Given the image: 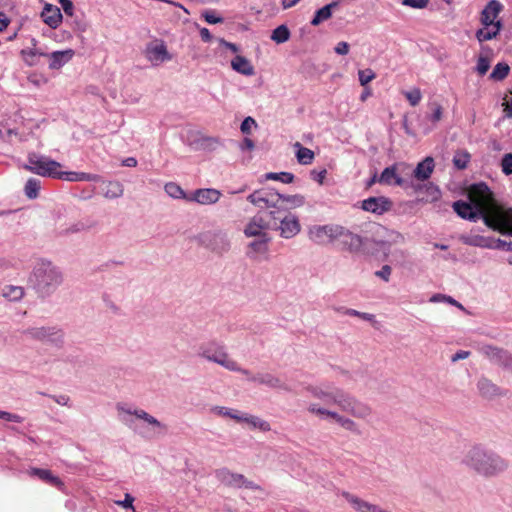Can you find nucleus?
Returning <instances> with one entry per match:
<instances>
[{
    "label": "nucleus",
    "mask_w": 512,
    "mask_h": 512,
    "mask_svg": "<svg viewBox=\"0 0 512 512\" xmlns=\"http://www.w3.org/2000/svg\"><path fill=\"white\" fill-rule=\"evenodd\" d=\"M200 241L207 248L220 255L228 252L231 246L228 234L224 230L207 231L201 234Z\"/></svg>",
    "instance_id": "14"
},
{
    "label": "nucleus",
    "mask_w": 512,
    "mask_h": 512,
    "mask_svg": "<svg viewBox=\"0 0 512 512\" xmlns=\"http://www.w3.org/2000/svg\"><path fill=\"white\" fill-rule=\"evenodd\" d=\"M338 312H342L348 316H354V317H359L365 321H369V322H372L374 320V315L373 314H370V313H365V312H360V311H357L355 309H351V308H344V307H341V308H337L336 309Z\"/></svg>",
    "instance_id": "48"
},
{
    "label": "nucleus",
    "mask_w": 512,
    "mask_h": 512,
    "mask_svg": "<svg viewBox=\"0 0 512 512\" xmlns=\"http://www.w3.org/2000/svg\"><path fill=\"white\" fill-rule=\"evenodd\" d=\"M343 496L357 512H389L377 505L364 501L348 492H344Z\"/></svg>",
    "instance_id": "25"
},
{
    "label": "nucleus",
    "mask_w": 512,
    "mask_h": 512,
    "mask_svg": "<svg viewBox=\"0 0 512 512\" xmlns=\"http://www.w3.org/2000/svg\"><path fill=\"white\" fill-rule=\"evenodd\" d=\"M495 224L498 229H492L493 231L512 237V208L504 209L500 207V213L495 218Z\"/></svg>",
    "instance_id": "24"
},
{
    "label": "nucleus",
    "mask_w": 512,
    "mask_h": 512,
    "mask_svg": "<svg viewBox=\"0 0 512 512\" xmlns=\"http://www.w3.org/2000/svg\"><path fill=\"white\" fill-rule=\"evenodd\" d=\"M211 412L219 416L229 417L231 419L236 420L237 422L239 421L241 415V413L238 410L223 406H214L211 408Z\"/></svg>",
    "instance_id": "42"
},
{
    "label": "nucleus",
    "mask_w": 512,
    "mask_h": 512,
    "mask_svg": "<svg viewBox=\"0 0 512 512\" xmlns=\"http://www.w3.org/2000/svg\"><path fill=\"white\" fill-rule=\"evenodd\" d=\"M459 240L465 245L485 249H492L494 238L482 236L480 234H475L473 233V231H471V233L468 234H461L459 236Z\"/></svg>",
    "instance_id": "23"
},
{
    "label": "nucleus",
    "mask_w": 512,
    "mask_h": 512,
    "mask_svg": "<svg viewBox=\"0 0 512 512\" xmlns=\"http://www.w3.org/2000/svg\"><path fill=\"white\" fill-rule=\"evenodd\" d=\"M401 4L414 9H424L428 6L429 0H402Z\"/></svg>",
    "instance_id": "56"
},
{
    "label": "nucleus",
    "mask_w": 512,
    "mask_h": 512,
    "mask_svg": "<svg viewBox=\"0 0 512 512\" xmlns=\"http://www.w3.org/2000/svg\"><path fill=\"white\" fill-rule=\"evenodd\" d=\"M22 334L31 340L48 343L56 348H62L65 342V333L58 326L28 327Z\"/></svg>",
    "instance_id": "9"
},
{
    "label": "nucleus",
    "mask_w": 512,
    "mask_h": 512,
    "mask_svg": "<svg viewBox=\"0 0 512 512\" xmlns=\"http://www.w3.org/2000/svg\"><path fill=\"white\" fill-rule=\"evenodd\" d=\"M28 473H29V475L38 477L40 480H42L52 486H55L58 488L63 486V482L61 481V479L58 478L57 476H54L51 473V471L48 469L31 468Z\"/></svg>",
    "instance_id": "33"
},
{
    "label": "nucleus",
    "mask_w": 512,
    "mask_h": 512,
    "mask_svg": "<svg viewBox=\"0 0 512 512\" xmlns=\"http://www.w3.org/2000/svg\"><path fill=\"white\" fill-rule=\"evenodd\" d=\"M369 227V232L372 233V244L378 246L379 249L383 251L385 256H387L390 252L392 245L401 244L405 241L404 236L398 231L389 230L386 227L376 223L370 224Z\"/></svg>",
    "instance_id": "10"
},
{
    "label": "nucleus",
    "mask_w": 512,
    "mask_h": 512,
    "mask_svg": "<svg viewBox=\"0 0 512 512\" xmlns=\"http://www.w3.org/2000/svg\"><path fill=\"white\" fill-rule=\"evenodd\" d=\"M326 175H327L326 169H322L320 171L312 170L310 172L311 179L316 181L319 184H323Z\"/></svg>",
    "instance_id": "64"
},
{
    "label": "nucleus",
    "mask_w": 512,
    "mask_h": 512,
    "mask_svg": "<svg viewBox=\"0 0 512 512\" xmlns=\"http://www.w3.org/2000/svg\"><path fill=\"white\" fill-rule=\"evenodd\" d=\"M415 189L418 191L425 189L427 196L431 202L437 201L441 197L440 189L432 183L418 185L417 187H415Z\"/></svg>",
    "instance_id": "43"
},
{
    "label": "nucleus",
    "mask_w": 512,
    "mask_h": 512,
    "mask_svg": "<svg viewBox=\"0 0 512 512\" xmlns=\"http://www.w3.org/2000/svg\"><path fill=\"white\" fill-rule=\"evenodd\" d=\"M290 31L286 25H280L276 27L270 36L271 40L277 44L285 43L290 38Z\"/></svg>",
    "instance_id": "40"
},
{
    "label": "nucleus",
    "mask_w": 512,
    "mask_h": 512,
    "mask_svg": "<svg viewBox=\"0 0 512 512\" xmlns=\"http://www.w3.org/2000/svg\"><path fill=\"white\" fill-rule=\"evenodd\" d=\"M41 183L36 178H29L25 184L24 192L29 199H35L38 197Z\"/></svg>",
    "instance_id": "41"
},
{
    "label": "nucleus",
    "mask_w": 512,
    "mask_h": 512,
    "mask_svg": "<svg viewBox=\"0 0 512 512\" xmlns=\"http://www.w3.org/2000/svg\"><path fill=\"white\" fill-rule=\"evenodd\" d=\"M43 22L49 27L56 29L62 22V14L60 9L52 4H45L41 13Z\"/></svg>",
    "instance_id": "26"
},
{
    "label": "nucleus",
    "mask_w": 512,
    "mask_h": 512,
    "mask_svg": "<svg viewBox=\"0 0 512 512\" xmlns=\"http://www.w3.org/2000/svg\"><path fill=\"white\" fill-rule=\"evenodd\" d=\"M433 170L434 159L432 157H426L423 161L417 164L413 175L417 180L425 181L430 178Z\"/></svg>",
    "instance_id": "31"
},
{
    "label": "nucleus",
    "mask_w": 512,
    "mask_h": 512,
    "mask_svg": "<svg viewBox=\"0 0 512 512\" xmlns=\"http://www.w3.org/2000/svg\"><path fill=\"white\" fill-rule=\"evenodd\" d=\"M133 502H134V497L131 494L126 493L123 500H118L115 503L125 509L134 510Z\"/></svg>",
    "instance_id": "62"
},
{
    "label": "nucleus",
    "mask_w": 512,
    "mask_h": 512,
    "mask_svg": "<svg viewBox=\"0 0 512 512\" xmlns=\"http://www.w3.org/2000/svg\"><path fill=\"white\" fill-rule=\"evenodd\" d=\"M337 241L342 248L351 252L358 253L364 250L372 243L371 236L360 235L340 225Z\"/></svg>",
    "instance_id": "12"
},
{
    "label": "nucleus",
    "mask_w": 512,
    "mask_h": 512,
    "mask_svg": "<svg viewBox=\"0 0 512 512\" xmlns=\"http://www.w3.org/2000/svg\"><path fill=\"white\" fill-rule=\"evenodd\" d=\"M27 160L23 166L25 170L42 177L59 179L61 163L37 153H30Z\"/></svg>",
    "instance_id": "8"
},
{
    "label": "nucleus",
    "mask_w": 512,
    "mask_h": 512,
    "mask_svg": "<svg viewBox=\"0 0 512 512\" xmlns=\"http://www.w3.org/2000/svg\"><path fill=\"white\" fill-rule=\"evenodd\" d=\"M238 422H245L248 425H250L252 428L259 429L263 432H267L271 430V426L269 422L246 413H241L239 421Z\"/></svg>",
    "instance_id": "35"
},
{
    "label": "nucleus",
    "mask_w": 512,
    "mask_h": 512,
    "mask_svg": "<svg viewBox=\"0 0 512 512\" xmlns=\"http://www.w3.org/2000/svg\"><path fill=\"white\" fill-rule=\"evenodd\" d=\"M500 167L504 175L509 176L512 174V153H506L503 155Z\"/></svg>",
    "instance_id": "52"
},
{
    "label": "nucleus",
    "mask_w": 512,
    "mask_h": 512,
    "mask_svg": "<svg viewBox=\"0 0 512 512\" xmlns=\"http://www.w3.org/2000/svg\"><path fill=\"white\" fill-rule=\"evenodd\" d=\"M85 172H75V171H60V180L70 181V182H81L84 181Z\"/></svg>",
    "instance_id": "50"
},
{
    "label": "nucleus",
    "mask_w": 512,
    "mask_h": 512,
    "mask_svg": "<svg viewBox=\"0 0 512 512\" xmlns=\"http://www.w3.org/2000/svg\"><path fill=\"white\" fill-rule=\"evenodd\" d=\"M468 197L470 202L458 200L453 203L457 215L471 222L482 219L488 228L498 229L495 218L499 216L501 206L495 202L488 185L484 182L472 184L468 189Z\"/></svg>",
    "instance_id": "1"
},
{
    "label": "nucleus",
    "mask_w": 512,
    "mask_h": 512,
    "mask_svg": "<svg viewBox=\"0 0 512 512\" xmlns=\"http://www.w3.org/2000/svg\"><path fill=\"white\" fill-rule=\"evenodd\" d=\"M62 270L47 259H38L33 266L29 281L36 292L47 297L52 295L63 283Z\"/></svg>",
    "instance_id": "5"
},
{
    "label": "nucleus",
    "mask_w": 512,
    "mask_h": 512,
    "mask_svg": "<svg viewBox=\"0 0 512 512\" xmlns=\"http://www.w3.org/2000/svg\"><path fill=\"white\" fill-rule=\"evenodd\" d=\"M502 28V22L498 21L494 26H483L476 31V38L479 42L489 41L497 37Z\"/></svg>",
    "instance_id": "34"
},
{
    "label": "nucleus",
    "mask_w": 512,
    "mask_h": 512,
    "mask_svg": "<svg viewBox=\"0 0 512 512\" xmlns=\"http://www.w3.org/2000/svg\"><path fill=\"white\" fill-rule=\"evenodd\" d=\"M119 420L142 437L152 439L167 432V426L143 409L118 403Z\"/></svg>",
    "instance_id": "4"
},
{
    "label": "nucleus",
    "mask_w": 512,
    "mask_h": 512,
    "mask_svg": "<svg viewBox=\"0 0 512 512\" xmlns=\"http://www.w3.org/2000/svg\"><path fill=\"white\" fill-rule=\"evenodd\" d=\"M461 463L475 474L490 479L504 474L509 461L497 452L482 444L470 446L464 453Z\"/></svg>",
    "instance_id": "2"
},
{
    "label": "nucleus",
    "mask_w": 512,
    "mask_h": 512,
    "mask_svg": "<svg viewBox=\"0 0 512 512\" xmlns=\"http://www.w3.org/2000/svg\"><path fill=\"white\" fill-rule=\"evenodd\" d=\"M375 77H376V74L370 68H366V69L358 71V79H359L361 86H366Z\"/></svg>",
    "instance_id": "51"
},
{
    "label": "nucleus",
    "mask_w": 512,
    "mask_h": 512,
    "mask_svg": "<svg viewBox=\"0 0 512 512\" xmlns=\"http://www.w3.org/2000/svg\"><path fill=\"white\" fill-rule=\"evenodd\" d=\"M477 389L480 395L486 399H492L502 395L500 387L484 376L480 377L477 381Z\"/></svg>",
    "instance_id": "28"
},
{
    "label": "nucleus",
    "mask_w": 512,
    "mask_h": 512,
    "mask_svg": "<svg viewBox=\"0 0 512 512\" xmlns=\"http://www.w3.org/2000/svg\"><path fill=\"white\" fill-rule=\"evenodd\" d=\"M197 355L227 370H238V363L229 356L226 346L217 340L202 343L198 348Z\"/></svg>",
    "instance_id": "6"
},
{
    "label": "nucleus",
    "mask_w": 512,
    "mask_h": 512,
    "mask_svg": "<svg viewBox=\"0 0 512 512\" xmlns=\"http://www.w3.org/2000/svg\"><path fill=\"white\" fill-rule=\"evenodd\" d=\"M2 295L9 301H19L24 296V288L21 286L8 285L3 288Z\"/></svg>",
    "instance_id": "38"
},
{
    "label": "nucleus",
    "mask_w": 512,
    "mask_h": 512,
    "mask_svg": "<svg viewBox=\"0 0 512 512\" xmlns=\"http://www.w3.org/2000/svg\"><path fill=\"white\" fill-rule=\"evenodd\" d=\"M338 424L348 431L359 433L358 425L356 424V422L348 417L342 415L338 421Z\"/></svg>",
    "instance_id": "55"
},
{
    "label": "nucleus",
    "mask_w": 512,
    "mask_h": 512,
    "mask_svg": "<svg viewBox=\"0 0 512 512\" xmlns=\"http://www.w3.org/2000/svg\"><path fill=\"white\" fill-rule=\"evenodd\" d=\"M503 5L498 0H490L481 12L480 21L483 26H494L499 20L497 19Z\"/></svg>",
    "instance_id": "21"
},
{
    "label": "nucleus",
    "mask_w": 512,
    "mask_h": 512,
    "mask_svg": "<svg viewBox=\"0 0 512 512\" xmlns=\"http://www.w3.org/2000/svg\"><path fill=\"white\" fill-rule=\"evenodd\" d=\"M297 148L296 158L300 164L308 165L311 164L314 159V152L306 147H303L299 142L295 144Z\"/></svg>",
    "instance_id": "37"
},
{
    "label": "nucleus",
    "mask_w": 512,
    "mask_h": 512,
    "mask_svg": "<svg viewBox=\"0 0 512 512\" xmlns=\"http://www.w3.org/2000/svg\"><path fill=\"white\" fill-rule=\"evenodd\" d=\"M249 381L265 385L269 388L278 389L286 392H291L292 388L281 381L278 377L270 373H258L255 376H251Z\"/></svg>",
    "instance_id": "20"
},
{
    "label": "nucleus",
    "mask_w": 512,
    "mask_h": 512,
    "mask_svg": "<svg viewBox=\"0 0 512 512\" xmlns=\"http://www.w3.org/2000/svg\"><path fill=\"white\" fill-rule=\"evenodd\" d=\"M392 208V202L385 196L369 197L361 202V209L376 215H382Z\"/></svg>",
    "instance_id": "18"
},
{
    "label": "nucleus",
    "mask_w": 512,
    "mask_h": 512,
    "mask_svg": "<svg viewBox=\"0 0 512 512\" xmlns=\"http://www.w3.org/2000/svg\"><path fill=\"white\" fill-rule=\"evenodd\" d=\"M337 6H338V2L335 1V2H331V3L323 6L322 8L318 9L315 12L314 17L312 18V20L310 22L311 25L318 26L323 21L330 19L332 16V13H333V9L336 8Z\"/></svg>",
    "instance_id": "36"
},
{
    "label": "nucleus",
    "mask_w": 512,
    "mask_h": 512,
    "mask_svg": "<svg viewBox=\"0 0 512 512\" xmlns=\"http://www.w3.org/2000/svg\"><path fill=\"white\" fill-rule=\"evenodd\" d=\"M214 475L221 484L229 488L261 490L258 484L248 480L243 474L235 473L226 467L216 469Z\"/></svg>",
    "instance_id": "11"
},
{
    "label": "nucleus",
    "mask_w": 512,
    "mask_h": 512,
    "mask_svg": "<svg viewBox=\"0 0 512 512\" xmlns=\"http://www.w3.org/2000/svg\"><path fill=\"white\" fill-rule=\"evenodd\" d=\"M21 54L28 66H34L36 64L37 56H46V54L39 52L37 49H23Z\"/></svg>",
    "instance_id": "49"
},
{
    "label": "nucleus",
    "mask_w": 512,
    "mask_h": 512,
    "mask_svg": "<svg viewBox=\"0 0 512 512\" xmlns=\"http://www.w3.org/2000/svg\"><path fill=\"white\" fill-rule=\"evenodd\" d=\"M509 71L510 68L506 63H497L490 74V78L501 81L508 76Z\"/></svg>",
    "instance_id": "44"
},
{
    "label": "nucleus",
    "mask_w": 512,
    "mask_h": 512,
    "mask_svg": "<svg viewBox=\"0 0 512 512\" xmlns=\"http://www.w3.org/2000/svg\"><path fill=\"white\" fill-rule=\"evenodd\" d=\"M270 238L268 236H262L248 244L246 255L249 259L256 260L259 256L264 255L268 252V243Z\"/></svg>",
    "instance_id": "27"
},
{
    "label": "nucleus",
    "mask_w": 512,
    "mask_h": 512,
    "mask_svg": "<svg viewBox=\"0 0 512 512\" xmlns=\"http://www.w3.org/2000/svg\"><path fill=\"white\" fill-rule=\"evenodd\" d=\"M221 192L215 188L196 189L188 197V201L196 202L201 205H212L219 201Z\"/></svg>",
    "instance_id": "19"
},
{
    "label": "nucleus",
    "mask_w": 512,
    "mask_h": 512,
    "mask_svg": "<svg viewBox=\"0 0 512 512\" xmlns=\"http://www.w3.org/2000/svg\"><path fill=\"white\" fill-rule=\"evenodd\" d=\"M48 56L50 59L49 68L52 70H58L73 58L74 51L72 49L54 51Z\"/></svg>",
    "instance_id": "30"
},
{
    "label": "nucleus",
    "mask_w": 512,
    "mask_h": 512,
    "mask_svg": "<svg viewBox=\"0 0 512 512\" xmlns=\"http://www.w3.org/2000/svg\"><path fill=\"white\" fill-rule=\"evenodd\" d=\"M270 218L274 221L273 227L279 231L284 239H291L301 231V224L297 215L286 208H278L269 211Z\"/></svg>",
    "instance_id": "7"
},
{
    "label": "nucleus",
    "mask_w": 512,
    "mask_h": 512,
    "mask_svg": "<svg viewBox=\"0 0 512 512\" xmlns=\"http://www.w3.org/2000/svg\"><path fill=\"white\" fill-rule=\"evenodd\" d=\"M492 249H505L506 251L512 252V242H507L502 239H494Z\"/></svg>",
    "instance_id": "63"
},
{
    "label": "nucleus",
    "mask_w": 512,
    "mask_h": 512,
    "mask_svg": "<svg viewBox=\"0 0 512 512\" xmlns=\"http://www.w3.org/2000/svg\"><path fill=\"white\" fill-rule=\"evenodd\" d=\"M281 197V193L274 189L266 188L254 191L248 195L247 200L259 208H270L271 210H276L278 208H282L279 206Z\"/></svg>",
    "instance_id": "15"
},
{
    "label": "nucleus",
    "mask_w": 512,
    "mask_h": 512,
    "mask_svg": "<svg viewBox=\"0 0 512 512\" xmlns=\"http://www.w3.org/2000/svg\"><path fill=\"white\" fill-rule=\"evenodd\" d=\"M257 123L252 117H246L240 126V130L243 134H249L252 127H256Z\"/></svg>",
    "instance_id": "58"
},
{
    "label": "nucleus",
    "mask_w": 512,
    "mask_h": 512,
    "mask_svg": "<svg viewBox=\"0 0 512 512\" xmlns=\"http://www.w3.org/2000/svg\"><path fill=\"white\" fill-rule=\"evenodd\" d=\"M392 273V268L389 265H383L382 268L375 272V276L385 282H389Z\"/></svg>",
    "instance_id": "61"
},
{
    "label": "nucleus",
    "mask_w": 512,
    "mask_h": 512,
    "mask_svg": "<svg viewBox=\"0 0 512 512\" xmlns=\"http://www.w3.org/2000/svg\"><path fill=\"white\" fill-rule=\"evenodd\" d=\"M489 67H490V62L487 58L485 57H480L477 61V65H476V71L480 74V75H484L487 73V71L489 70Z\"/></svg>",
    "instance_id": "60"
},
{
    "label": "nucleus",
    "mask_w": 512,
    "mask_h": 512,
    "mask_svg": "<svg viewBox=\"0 0 512 512\" xmlns=\"http://www.w3.org/2000/svg\"><path fill=\"white\" fill-rule=\"evenodd\" d=\"M164 190L168 196L173 199H185L188 201V195L186 192L175 182L166 183L164 186Z\"/></svg>",
    "instance_id": "39"
},
{
    "label": "nucleus",
    "mask_w": 512,
    "mask_h": 512,
    "mask_svg": "<svg viewBox=\"0 0 512 512\" xmlns=\"http://www.w3.org/2000/svg\"><path fill=\"white\" fill-rule=\"evenodd\" d=\"M405 97L412 106H416L420 102L422 95L419 89H413L406 92Z\"/></svg>",
    "instance_id": "57"
},
{
    "label": "nucleus",
    "mask_w": 512,
    "mask_h": 512,
    "mask_svg": "<svg viewBox=\"0 0 512 512\" xmlns=\"http://www.w3.org/2000/svg\"><path fill=\"white\" fill-rule=\"evenodd\" d=\"M202 17L205 19V21L209 24H218L223 22V18L220 16H217L214 11H205L202 14Z\"/></svg>",
    "instance_id": "59"
},
{
    "label": "nucleus",
    "mask_w": 512,
    "mask_h": 512,
    "mask_svg": "<svg viewBox=\"0 0 512 512\" xmlns=\"http://www.w3.org/2000/svg\"><path fill=\"white\" fill-rule=\"evenodd\" d=\"M267 228V224L264 219L260 216H254L250 219L244 229V234L247 237H258L268 236L264 230Z\"/></svg>",
    "instance_id": "29"
},
{
    "label": "nucleus",
    "mask_w": 512,
    "mask_h": 512,
    "mask_svg": "<svg viewBox=\"0 0 512 512\" xmlns=\"http://www.w3.org/2000/svg\"><path fill=\"white\" fill-rule=\"evenodd\" d=\"M378 183L384 184V185H394L399 186L402 188H408L410 186V183L403 179L401 176L397 174V167L396 165H391L389 167H386L382 173L380 174L379 178L377 179Z\"/></svg>",
    "instance_id": "22"
},
{
    "label": "nucleus",
    "mask_w": 512,
    "mask_h": 512,
    "mask_svg": "<svg viewBox=\"0 0 512 512\" xmlns=\"http://www.w3.org/2000/svg\"><path fill=\"white\" fill-rule=\"evenodd\" d=\"M470 156L468 153H457L453 158V163L458 169H465L469 163Z\"/></svg>",
    "instance_id": "54"
},
{
    "label": "nucleus",
    "mask_w": 512,
    "mask_h": 512,
    "mask_svg": "<svg viewBox=\"0 0 512 512\" xmlns=\"http://www.w3.org/2000/svg\"><path fill=\"white\" fill-rule=\"evenodd\" d=\"M478 351L492 364L512 372V353L508 350L490 344H483L478 347Z\"/></svg>",
    "instance_id": "13"
},
{
    "label": "nucleus",
    "mask_w": 512,
    "mask_h": 512,
    "mask_svg": "<svg viewBox=\"0 0 512 512\" xmlns=\"http://www.w3.org/2000/svg\"><path fill=\"white\" fill-rule=\"evenodd\" d=\"M289 205V208H298L305 204V197L301 194L284 195L282 194L281 200Z\"/></svg>",
    "instance_id": "46"
},
{
    "label": "nucleus",
    "mask_w": 512,
    "mask_h": 512,
    "mask_svg": "<svg viewBox=\"0 0 512 512\" xmlns=\"http://www.w3.org/2000/svg\"><path fill=\"white\" fill-rule=\"evenodd\" d=\"M306 390L312 397L322 400L327 404H335L343 412L349 413L353 417L366 419L371 415V408L368 405L331 382L309 385L306 387Z\"/></svg>",
    "instance_id": "3"
},
{
    "label": "nucleus",
    "mask_w": 512,
    "mask_h": 512,
    "mask_svg": "<svg viewBox=\"0 0 512 512\" xmlns=\"http://www.w3.org/2000/svg\"><path fill=\"white\" fill-rule=\"evenodd\" d=\"M266 180L280 181L285 184H290L294 180V175L290 172H269L265 174Z\"/></svg>",
    "instance_id": "45"
},
{
    "label": "nucleus",
    "mask_w": 512,
    "mask_h": 512,
    "mask_svg": "<svg viewBox=\"0 0 512 512\" xmlns=\"http://www.w3.org/2000/svg\"><path fill=\"white\" fill-rule=\"evenodd\" d=\"M124 189L119 182H110L109 188L104 193V196L108 199L120 198L123 195Z\"/></svg>",
    "instance_id": "47"
},
{
    "label": "nucleus",
    "mask_w": 512,
    "mask_h": 512,
    "mask_svg": "<svg viewBox=\"0 0 512 512\" xmlns=\"http://www.w3.org/2000/svg\"><path fill=\"white\" fill-rule=\"evenodd\" d=\"M307 410L309 413L311 414H314L318 417H320L321 419H327V415L329 414V409H326L324 407H320L318 404H315V403H311L309 404V406L307 407Z\"/></svg>",
    "instance_id": "53"
},
{
    "label": "nucleus",
    "mask_w": 512,
    "mask_h": 512,
    "mask_svg": "<svg viewBox=\"0 0 512 512\" xmlns=\"http://www.w3.org/2000/svg\"><path fill=\"white\" fill-rule=\"evenodd\" d=\"M231 67L234 71L245 76H252L255 73L251 62L244 56L236 55L231 60Z\"/></svg>",
    "instance_id": "32"
},
{
    "label": "nucleus",
    "mask_w": 512,
    "mask_h": 512,
    "mask_svg": "<svg viewBox=\"0 0 512 512\" xmlns=\"http://www.w3.org/2000/svg\"><path fill=\"white\" fill-rule=\"evenodd\" d=\"M145 57L153 66H159L172 59V55L168 52L166 44L162 40L147 44Z\"/></svg>",
    "instance_id": "17"
},
{
    "label": "nucleus",
    "mask_w": 512,
    "mask_h": 512,
    "mask_svg": "<svg viewBox=\"0 0 512 512\" xmlns=\"http://www.w3.org/2000/svg\"><path fill=\"white\" fill-rule=\"evenodd\" d=\"M339 227L336 224L314 225L308 231L309 239L318 245L333 243L337 241Z\"/></svg>",
    "instance_id": "16"
}]
</instances>
